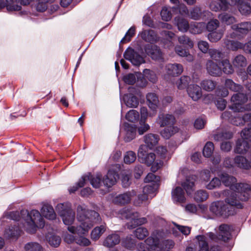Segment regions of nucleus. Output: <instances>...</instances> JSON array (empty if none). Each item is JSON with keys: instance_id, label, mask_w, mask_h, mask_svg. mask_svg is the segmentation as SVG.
Wrapping results in <instances>:
<instances>
[{"instance_id": "obj_51", "label": "nucleus", "mask_w": 251, "mask_h": 251, "mask_svg": "<svg viewBox=\"0 0 251 251\" xmlns=\"http://www.w3.org/2000/svg\"><path fill=\"white\" fill-rule=\"evenodd\" d=\"M121 175L123 186L125 188L128 187L131 183V172L129 171L125 170L122 172Z\"/></svg>"}, {"instance_id": "obj_60", "label": "nucleus", "mask_w": 251, "mask_h": 251, "mask_svg": "<svg viewBox=\"0 0 251 251\" xmlns=\"http://www.w3.org/2000/svg\"><path fill=\"white\" fill-rule=\"evenodd\" d=\"M201 87L206 91H211L213 90L216 86L215 82L210 79L203 80L201 83Z\"/></svg>"}, {"instance_id": "obj_3", "label": "nucleus", "mask_w": 251, "mask_h": 251, "mask_svg": "<svg viewBox=\"0 0 251 251\" xmlns=\"http://www.w3.org/2000/svg\"><path fill=\"white\" fill-rule=\"evenodd\" d=\"M232 230L233 227L231 226L223 224L219 227L217 235L211 232H208L205 235H197L196 239L199 248L198 251H220V247L218 246H212L209 250L207 239L209 238L214 241L221 240L226 242L230 239ZM186 251H196V249L192 246H189L186 248Z\"/></svg>"}, {"instance_id": "obj_50", "label": "nucleus", "mask_w": 251, "mask_h": 251, "mask_svg": "<svg viewBox=\"0 0 251 251\" xmlns=\"http://www.w3.org/2000/svg\"><path fill=\"white\" fill-rule=\"evenodd\" d=\"M190 80L191 79L189 76L183 75L176 82V85L178 89L180 90L184 89L189 86L188 85Z\"/></svg>"}, {"instance_id": "obj_34", "label": "nucleus", "mask_w": 251, "mask_h": 251, "mask_svg": "<svg viewBox=\"0 0 251 251\" xmlns=\"http://www.w3.org/2000/svg\"><path fill=\"white\" fill-rule=\"evenodd\" d=\"M167 74L172 76L180 75L183 70V66L180 64H170L166 66Z\"/></svg>"}, {"instance_id": "obj_61", "label": "nucleus", "mask_w": 251, "mask_h": 251, "mask_svg": "<svg viewBox=\"0 0 251 251\" xmlns=\"http://www.w3.org/2000/svg\"><path fill=\"white\" fill-rule=\"evenodd\" d=\"M150 129V126L148 124L146 123V121H139V126L137 127V131L139 135H143L149 131Z\"/></svg>"}, {"instance_id": "obj_33", "label": "nucleus", "mask_w": 251, "mask_h": 251, "mask_svg": "<svg viewBox=\"0 0 251 251\" xmlns=\"http://www.w3.org/2000/svg\"><path fill=\"white\" fill-rule=\"evenodd\" d=\"M142 39L146 42L153 43L158 40V37L153 30H145L141 33Z\"/></svg>"}, {"instance_id": "obj_49", "label": "nucleus", "mask_w": 251, "mask_h": 251, "mask_svg": "<svg viewBox=\"0 0 251 251\" xmlns=\"http://www.w3.org/2000/svg\"><path fill=\"white\" fill-rule=\"evenodd\" d=\"M140 117L139 112L136 110L132 109L128 111L126 116V119L131 123H136L138 121Z\"/></svg>"}, {"instance_id": "obj_32", "label": "nucleus", "mask_w": 251, "mask_h": 251, "mask_svg": "<svg viewBox=\"0 0 251 251\" xmlns=\"http://www.w3.org/2000/svg\"><path fill=\"white\" fill-rule=\"evenodd\" d=\"M123 100L125 104L129 108H136L139 104L138 98L131 93L124 95Z\"/></svg>"}, {"instance_id": "obj_39", "label": "nucleus", "mask_w": 251, "mask_h": 251, "mask_svg": "<svg viewBox=\"0 0 251 251\" xmlns=\"http://www.w3.org/2000/svg\"><path fill=\"white\" fill-rule=\"evenodd\" d=\"M205 24L203 22H192L190 25L189 32L192 34H200L204 30Z\"/></svg>"}, {"instance_id": "obj_19", "label": "nucleus", "mask_w": 251, "mask_h": 251, "mask_svg": "<svg viewBox=\"0 0 251 251\" xmlns=\"http://www.w3.org/2000/svg\"><path fill=\"white\" fill-rule=\"evenodd\" d=\"M146 53L155 60H160L162 59V53L160 49L155 45H148L146 46Z\"/></svg>"}, {"instance_id": "obj_23", "label": "nucleus", "mask_w": 251, "mask_h": 251, "mask_svg": "<svg viewBox=\"0 0 251 251\" xmlns=\"http://www.w3.org/2000/svg\"><path fill=\"white\" fill-rule=\"evenodd\" d=\"M21 226H11L5 231V237L12 240H16L22 232Z\"/></svg>"}, {"instance_id": "obj_59", "label": "nucleus", "mask_w": 251, "mask_h": 251, "mask_svg": "<svg viewBox=\"0 0 251 251\" xmlns=\"http://www.w3.org/2000/svg\"><path fill=\"white\" fill-rule=\"evenodd\" d=\"M148 196L142 192V193L138 194L137 198L134 199L133 204L135 206H140L144 204L148 200Z\"/></svg>"}, {"instance_id": "obj_8", "label": "nucleus", "mask_w": 251, "mask_h": 251, "mask_svg": "<svg viewBox=\"0 0 251 251\" xmlns=\"http://www.w3.org/2000/svg\"><path fill=\"white\" fill-rule=\"evenodd\" d=\"M158 235L162 238L164 233L161 232L159 235V232H154L145 240V243L139 244L138 251H163L161 248L158 246L159 241L154 238L155 237L158 239Z\"/></svg>"}, {"instance_id": "obj_53", "label": "nucleus", "mask_w": 251, "mask_h": 251, "mask_svg": "<svg viewBox=\"0 0 251 251\" xmlns=\"http://www.w3.org/2000/svg\"><path fill=\"white\" fill-rule=\"evenodd\" d=\"M47 240L49 244L54 248L57 247L61 243V238L59 236L50 234L47 235Z\"/></svg>"}, {"instance_id": "obj_46", "label": "nucleus", "mask_w": 251, "mask_h": 251, "mask_svg": "<svg viewBox=\"0 0 251 251\" xmlns=\"http://www.w3.org/2000/svg\"><path fill=\"white\" fill-rule=\"evenodd\" d=\"M223 29H218L216 31H211L208 35V39L210 42H216L220 40L224 34Z\"/></svg>"}, {"instance_id": "obj_26", "label": "nucleus", "mask_w": 251, "mask_h": 251, "mask_svg": "<svg viewBox=\"0 0 251 251\" xmlns=\"http://www.w3.org/2000/svg\"><path fill=\"white\" fill-rule=\"evenodd\" d=\"M172 197L175 203H183L185 201V193L183 190L180 187L177 186L173 189Z\"/></svg>"}, {"instance_id": "obj_10", "label": "nucleus", "mask_w": 251, "mask_h": 251, "mask_svg": "<svg viewBox=\"0 0 251 251\" xmlns=\"http://www.w3.org/2000/svg\"><path fill=\"white\" fill-rule=\"evenodd\" d=\"M227 204L229 205L225 201H217L211 204L209 209L211 212L217 216L226 217L233 214Z\"/></svg>"}, {"instance_id": "obj_28", "label": "nucleus", "mask_w": 251, "mask_h": 251, "mask_svg": "<svg viewBox=\"0 0 251 251\" xmlns=\"http://www.w3.org/2000/svg\"><path fill=\"white\" fill-rule=\"evenodd\" d=\"M120 242V236L114 233L109 234L103 240V245L107 248H112L118 244Z\"/></svg>"}, {"instance_id": "obj_12", "label": "nucleus", "mask_w": 251, "mask_h": 251, "mask_svg": "<svg viewBox=\"0 0 251 251\" xmlns=\"http://www.w3.org/2000/svg\"><path fill=\"white\" fill-rule=\"evenodd\" d=\"M124 56L126 59L129 60L135 66H139L145 63L144 58L131 48H129L126 49Z\"/></svg>"}, {"instance_id": "obj_62", "label": "nucleus", "mask_w": 251, "mask_h": 251, "mask_svg": "<svg viewBox=\"0 0 251 251\" xmlns=\"http://www.w3.org/2000/svg\"><path fill=\"white\" fill-rule=\"evenodd\" d=\"M208 53L210 57L216 61L220 60L224 56V53L222 51L216 49L209 50Z\"/></svg>"}, {"instance_id": "obj_63", "label": "nucleus", "mask_w": 251, "mask_h": 251, "mask_svg": "<svg viewBox=\"0 0 251 251\" xmlns=\"http://www.w3.org/2000/svg\"><path fill=\"white\" fill-rule=\"evenodd\" d=\"M214 151V145L211 142L206 143L203 150V154L205 157H209L212 155Z\"/></svg>"}, {"instance_id": "obj_54", "label": "nucleus", "mask_w": 251, "mask_h": 251, "mask_svg": "<svg viewBox=\"0 0 251 251\" xmlns=\"http://www.w3.org/2000/svg\"><path fill=\"white\" fill-rule=\"evenodd\" d=\"M179 43L184 46L185 48H192L194 46L193 41L190 38L185 35L179 36L178 37Z\"/></svg>"}, {"instance_id": "obj_24", "label": "nucleus", "mask_w": 251, "mask_h": 251, "mask_svg": "<svg viewBox=\"0 0 251 251\" xmlns=\"http://www.w3.org/2000/svg\"><path fill=\"white\" fill-rule=\"evenodd\" d=\"M20 0H5L4 3L0 0V10L6 7L8 11H20L21 6L19 4Z\"/></svg>"}, {"instance_id": "obj_1", "label": "nucleus", "mask_w": 251, "mask_h": 251, "mask_svg": "<svg viewBox=\"0 0 251 251\" xmlns=\"http://www.w3.org/2000/svg\"><path fill=\"white\" fill-rule=\"evenodd\" d=\"M56 210L64 224L68 226V231L73 234H85L94 224L100 221L99 214L95 211L88 210L85 205H79L77 207L76 218L80 223L77 226H72L75 219V213L69 205L59 203L56 206Z\"/></svg>"}, {"instance_id": "obj_58", "label": "nucleus", "mask_w": 251, "mask_h": 251, "mask_svg": "<svg viewBox=\"0 0 251 251\" xmlns=\"http://www.w3.org/2000/svg\"><path fill=\"white\" fill-rule=\"evenodd\" d=\"M208 195L205 190H200L197 191L194 195V199L198 202H201L207 200Z\"/></svg>"}, {"instance_id": "obj_56", "label": "nucleus", "mask_w": 251, "mask_h": 251, "mask_svg": "<svg viewBox=\"0 0 251 251\" xmlns=\"http://www.w3.org/2000/svg\"><path fill=\"white\" fill-rule=\"evenodd\" d=\"M122 245L127 249L132 250L136 245V241L131 236H127L122 240Z\"/></svg>"}, {"instance_id": "obj_14", "label": "nucleus", "mask_w": 251, "mask_h": 251, "mask_svg": "<svg viewBox=\"0 0 251 251\" xmlns=\"http://www.w3.org/2000/svg\"><path fill=\"white\" fill-rule=\"evenodd\" d=\"M147 104L149 108L152 111L150 114V117H153L155 115L158 109L159 101L156 94L149 93L146 95Z\"/></svg>"}, {"instance_id": "obj_17", "label": "nucleus", "mask_w": 251, "mask_h": 251, "mask_svg": "<svg viewBox=\"0 0 251 251\" xmlns=\"http://www.w3.org/2000/svg\"><path fill=\"white\" fill-rule=\"evenodd\" d=\"M175 118L172 114L160 113L156 119V123L161 127L174 125Z\"/></svg>"}, {"instance_id": "obj_45", "label": "nucleus", "mask_w": 251, "mask_h": 251, "mask_svg": "<svg viewBox=\"0 0 251 251\" xmlns=\"http://www.w3.org/2000/svg\"><path fill=\"white\" fill-rule=\"evenodd\" d=\"M218 18L223 23L227 25L233 24L236 21L234 16L226 13H223L220 14L218 16Z\"/></svg>"}, {"instance_id": "obj_2", "label": "nucleus", "mask_w": 251, "mask_h": 251, "mask_svg": "<svg viewBox=\"0 0 251 251\" xmlns=\"http://www.w3.org/2000/svg\"><path fill=\"white\" fill-rule=\"evenodd\" d=\"M221 183L230 189L215 193L217 197H226L225 201L231 207L238 209L243 207V202L247 201L251 194V187L245 183H237L236 178L226 173L219 175Z\"/></svg>"}, {"instance_id": "obj_52", "label": "nucleus", "mask_w": 251, "mask_h": 251, "mask_svg": "<svg viewBox=\"0 0 251 251\" xmlns=\"http://www.w3.org/2000/svg\"><path fill=\"white\" fill-rule=\"evenodd\" d=\"M188 16L193 20H200L202 17V12L201 8L199 6L194 7L189 12Z\"/></svg>"}, {"instance_id": "obj_44", "label": "nucleus", "mask_w": 251, "mask_h": 251, "mask_svg": "<svg viewBox=\"0 0 251 251\" xmlns=\"http://www.w3.org/2000/svg\"><path fill=\"white\" fill-rule=\"evenodd\" d=\"M43 248L39 243L30 242L24 246L25 251H43Z\"/></svg>"}, {"instance_id": "obj_9", "label": "nucleus", "mask_w": 251, "mask_h": 251, "mask_svg": "<svg viewBox=\"0 0 251 251\" xmlns=\"http://www.w3.org/2000/svg\"><path fill=\"white\" fill-rule=\"evenodd\" d=\"M241 138L237 140L235 152L240 154L245 153L249 149L247 140L251 141V128H245L241 133Z\"/></svg>"}, {"instance_id": "obj_48", "label": "nucleus", "mask_w": 251, "mask_h": 251, "mask_svg": "<svg viewBox=\"0 0 251 251\" xmlns=\"http://www.w3.org/2000/svg\"><path fill=\"white\" fill-rule=\"evenodd\" d=\"M105 230L106 228L104 225L96 227L91 232V238L94 240L99 239L101 235L105 232Z\"/></svg>"}, {"instance_id": "obj_41", "label": "nucleus", "mask_w": 251, "mask_h": 251, "mask_svg": "<svg viewBox=\"0 0 251 251\" xmlns=\"http://www.w3.org/2000/svg\"><path fill=\"white\" fill-rule=\"evenodd\" d=\"M178 131L177 127L174 125L167 126L160 132V134L165 139H169Z\"/></svg>"}, {"instance_id": "obj_16", "label": "nucleus", "mask_w": 251, "mask_h": 251, "mask_svg": "<svg viewBox=\"0 0 251 251\" xmlns=\"http://www.w3.org/2000/svg\"><path fill=\"white\" fill-rule=\"evenodd\" d=\"M136 192L134 190L128 191L123 194H119L113 199L114 203L119 205H125L129 203L131 198L136 195Z\"/></svg>"}, {"instance_id": "obj_4", "label": "nucleus", "mask_w": 251, "mask_h": 251, "mask_svg": "<svg viewBox=\"0 0 251 251\" xmlns=\"http://www.w3.org/2000/svg\"><path fill=\"white\" fill-rule=\"evenodd\" d=\"M22 215H26L23 218L22 223L23 227L28 233H34L37 228H43L45 226V221L41 213L37 210H32L29 213L27 210L21 211Z\"/></svg>"}, {"instance_id": "obj_38", "label": "nucleus", "mask_w": 251, "mask_h": 251, "mask_svg": "<svg viewBox=\"0 0 251 251\" xmlns=\"http://www.w3.org/2000/svg\"><path fill=\"white\" fill-rule=\"evenodd\" d=\"M219 64L221 65L222 74L223 72L226 75H231L234 73V70L233 67L228 59H223L219 62Z\"/></svg>"}, {"instance_id": "obj_40", "label": "nucleus", "mask_w": 251, "mask_h": 251, "mask_svg": "<svg viewBox=\"0 0 251 251\" xmlns=\"http://www.w3.org/2000/svg\"><path fill=\"white\" fill-rule=\"evenodd\" d=\"M232 63L234 67L240 69L247 66V61L244 55L238 54L233 59Z\"/></svg>"}, {"instance_id": "obj_22", "label": "nucleus", "mask_w": 251, "mask_h": 251, "mask_svg": "<svg viewBox=\"0 0 251 251\" xmlns=\"http://www.w3.org/2000/svg\"><path fill=\"white\" fill-rule=\"evenodd\" d=\"M189 96L194 101H197L202 97L201 88L196 84H190L187 88Z\"/></svg>"}, {"instance_id": "obj_25", "label": "nucleus", "mask_w": 251, "mask_h": 251, "mask_svg": "<svg viewBox=\"0 0 251 251\" xmlns=\"http://www.w3.org/2000/svg\"><path fill=\"white\" fill-rule=\"evenodd\" d=\"M231 114L229 112L225 111L223 113H222L221 115V117L223 119H225L226 120H230V122L234 125L236 126H239L240 125H243L244 123L248 122V121L251 120V114H245L242 119L238 118L237 119L239 120V122H237L236 121H234V119H231Z\"/></svg>"}, {"instance_id": "obj_42", "label": "nucleus", "mask_w": 251, "mask_h": 251, "mask_svg": "<svg viewBox=\"0 0 251 251\" xmlns=\"http://www.w3.org/2000/svg\"><path fill=\"white\" fill-rule=\"evenodd\" d=\"M226 47L232 50H237L238 49H242L243 48V44L237 41L229 40L226 38L224 42Z\"/></svg>"}, {"instance_id": "obj_18", "label": "nucleus", "mask_w": 251, "mask_h": 251, "mask_svg": "<svg viewBox=\"0 0 251 251\" xmlns=\"http://www.w3.org/2000/svg\"><path fill=\"white\" fill-rule=\"evenodd\" d=\"M159 232V235H160V233L163 232L164 233V235L162 238H160L159 236L158 235V239L154 237V238L156 240H158L159 241V245L158 246L161 248L163 251H165L166 249H172L175 245L174 242L172 240H163V239L166 237L167 232H164L163 230H156L153 232L152 234H153L154 232Z\"/></svg>"}, {"instance_id": "obj_20", "label": "nucleus", "mask_w": 251, "mask_h": 251, "mask_svg": "<svg viewBox=\"0 0 251 251\" xmlns=\"http://www.w3.org/2000/svg\"><path fill=\"white\" fill-rule=\"evenodd\" d=\"M206 69L209 75L213 76L222 75V68L217 63L208 60L206 63Z\"/></svg>"}, {"instance_id": "obj_43", "label": "nucleus", "mask_w": 251, "mask_h": 251, "mask_svg": "<svg viewBox=\"0 0 251 251\" xmlns=\"http://www.w3.org/2000/svg\"><path fill=\"white\" fill-rule=\"evenodd\" d=\"M195 179L196 178L195 176L189 177L187 178L186 181L182 184V186L188 195H190L192 192L194 190L193 187Z\"/></svg>"}, {"instance_id": "obj_57", "label": "nucleus", "mask_w": 251, "mask_h": 251, "mask_svg": "<svg viewBox=\"0 0 251 251\" xmlns=\"http://www.w3.org/2000/svg\"><path fill=\"white\" fill-rule=\"evenodd\" d=\"M149 233L148 229L144 227H139L134 231L135 236L139 239L142 240L148 236Z\"/></svg>"}, {"instance_id": "obj_13", "label": "nucleus", "mask_w": 251, "mask_h": 251, "mask_svg": "<svg viewBox=\"0 0 251 251\" xmlns=\"http://www.w3.org/2000/svg\"><path fill=\"white\" fill-rule=\"evenodd\" d=\"M120 168V165L116 164L113 166V168L110 169L103 180L104 185L107 187H110L114 185L117 179L119 178L117 170Z\"/></svg>"}, {"instance_id": "obj_21", "label": "nucleus", "mask_w": 251, "mask_h": 251, "mask_svg": "<svg viewBox=\"0 0 251 251\" xmlns=\"http://www.w3.org/2000/svg\"><path fill=\"white\" fill-rule=\"evenodd\" d=\"M226 0H214L209 4V8L215 12L220 10L227 11L229 9V5Z\"/></svg>"}, {"instance_id": "obj_31", "label": "nucleus", "mask_w": 251, "mask_h": 251, "mask_svg": "<svg viewBox=\"0 0 251 251\" xmlns=\"http://www.w3.org/2000/svg\"><path fill=\"white\" fill-rule=\"evenodd\" d=\"M140 75V77L141 76V75L139 74ZM136 76L137 77V84L138 86H139L141 87H144L146 85V81L145 78L141 79V80H139V77L137 76V75H135L132 74H128L124 77V81L128 84H133L136 82Z\"/></svg>"}, {"instance_id": "obj_7", "label": "nucleus", "mask_w": 251, "mask_h": 251, "mask_svg": "<svg viewBox=\"0 0 251 251\" xmlns=\"http://www.w3.org/2000/svg\"><path fill=\"white\" fill-rule=\"evenodd\" d=\"M122 218L129 220L127 223V227L129 228H134L135 226L140 225L147 223L146 218H139V214L126 207L122 209L121 211Z\"/></svg>"}, {"instance_id": "obj_37", "label": "nucleus", "mask_w": 251, "mask_h": 251, "mask_svg": "<svg viewBox=\"0 0 251 251\" xmlns=\"http://www.w3.org/2000/svg\"><path fill=\"white\" fill-rule=\"evenodd\" d=\"M158 186L159 183H156L147 184L143 187V193L148 196L149 198H152L155 196Z\"/></svg>"}, {"instance_id": "obj_64", "label": "nucleus", "mask_w": 251, "mask_h": 251, "mask_svg": "<svg viewBox=\"0 0 251 251\" xmlns=\"http://www.w3.org/2000/svg\"><path fill=\"white\" fill-rule=\"evenodd\" d=\"M136 159V153L133 151H127L124 156V162L126 164L133 163Z\"/></svg>"}, {"instance_id": "obj_15", "label": "nucleus", "mask_w": 251, "mask_h": 251, "mask_svg": "<svg viewBox=\"0 0 251 251\" xmlns=\"http://www.w3.org/2000/svg\"><path fill=\"white\" fill-rule=\"evenodd\" d=\"M137 126L134 125H131L127 123L124 124V140L129 142L134 139L136 137Z\"/></svg>"}, {"instance_id": "obj_36", "label": "nucleus", "mask_w": 251, "mask_h": 251, "mask_svg": "<svg viewBox=\"0 0 251 251\" xmlns=\"http://www.w3.org/2000/svg\"><path fill=\"white\" fill-rule=\"evenodd\" d=\"M175 21L179 31L182 32H186L189 30L190 25L187 20L180 17H177L175 18Z\"/></svg>"}, {"instance_id": "obj_30", "label": "nucleus", "mask_w": 251, "mask_h": 251, "mask_svg": "<svg viewBox=\"0 0 251 251\" xmlns=\"http://www.w3.org/2000/svg\"><path fill=\"white\" fill-rule=\"evenodd\" d=\"M85 184L90 181L91 185L95 188H98L100 185L101 176L100 175L95 176L92 175L91 174L85 175L82 176V180Z\"/></svg>"}, {"instance_id": "obj_47", "label": "nucleus", "mask_w": 251, "mask_h": 251, "mask_svg": "<svg viewBox=\"0 0 251 251\" xmlns=\"http://www.w3.org/2000/svg\"><path fill=\"white\" fill-rule=\"evenodd\" d=\"M225 84L227 88L234 92H240L243 89V87L241 85L235 83L231 79H226Z\"/></svg>"}, {"instance_id": "obj_29", "label": "nucleus", "mask_w": 251, "mask_h": 251, "mask_svg": "<svg viewBox=\"0 0 251 251\" xmlns=\"http://www.w3.org/2000/svg\"><path fill=\"white\" fill-rule=\"evenodd\" d=\"M41 212L42 215L48 219L54 220L56 218V214L54 209L51 205L47 203L43 204Z\"/></svg>"}, {"instance_id": "obj_35", "label": "nucleus", "mask_w": 251, "mask_h": 251, "mask_svg": "<svg viewBox=\"0 0 251 251\" xmlns=\"http://www.w3.org/2000/svg\"><path fill=\"white\" fill-rule=\"evenodd\" d=\"M189 48H183L180 45H177L176 46L175 49V51L179 56L181 57H184L186 58V59L188 62H192L194 60L193 56L191 54L188 49Z\"/></svg>"}, {"instance_id": "obj_6", "label": "nucleus", "mask_w": 251, "mask_h": 251, "mask_svg": "<svg viewBox=\"0 0 251 251\" xmlns=\"http://www.w3.org/2000/svg\"><path fill=\"white\" fill-rule=\"evenodd\" d=\"M248 100V98L243 93H238L234 94L231 98L232 104L230 108L235 112H242L246 110H251V103L244 105Z\"/></svg>"}, {"instance_id": "obj_55", "label": "nucleus", "mask_w": 251, "mask_h": 251, "mask_svg": "<svg viewBox=\"0 0 251 251\" xmlns=\"http://www.w3.org/2000/svg\"><path fill=\"white\" fill-rule=\"evenodd\" d=\"M221 185V178L217 177H214L207 184H205V187L208 190H213L219 188Z\"/></svg>"}, {"instance_id": "obj_5", "label": "nucleus", "mask_w": 251, "mask_h": 251, "mask_svg": "<svg viewBox=\"0 0 251 251\" xmlns=\"http://www.w3.org/2000/svg\"><path fill=\"white\" fill-rule=\"evenodd\" d=\"M148 151L147 146L144 145H140L138 151V156L142 163L148 166L152 165L151 170L153 172H155L163 166V161L158 160L154 153H147Z\"/></svg>"}, {"instance_id": "obj_11", "label": "nucleus", "mask_w": 251, "mask_h": 251, "mask_svg": "<svg viewBox=\"0 0 251 251\" xmlns=\"http://www.w3.org/2000/svg\"><path fill=\"white\" fill-rule=\"evenodd\" d=\"M231 28L234 31L232 33H228L226 38L229 37L231 38H240L242 36L239 33L246 35L251 30V22H245L233 25L231 26Z\"/></svg>"}, {"instance_id": "obj_27", "label": "nucleus", "mask_w": 251, "mask_h": 251, "mask_svg": "<svg viewBox=\"0 0 251 251\" xmlns=\"http://www.w3.org/2000/svg\"><path fill=\"white\" fill-rule=\"evenodd\" d=\"M159 140V136L153 133L147 134L144 136V142L145 143V145L147 147V149H153L157 144Z\"/></svg>"}]
</instances>
